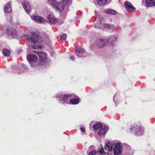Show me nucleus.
Returning <instances> with one entry per match:
<instances>
[{
	"label": "nucleus",
	"instance_id": "1",
	"mask_svg": "<svg viewBox=\"0 0 155 155\" xmlns=\"http://www.w3.org/2000/svg\"><path fill=\"white\" fill-rule=\"evenodd\" d=\"M25 38L28 41L32 42L35 44L30 45L31 47L34 49H39L42 48L43 46L39 44L42 41L41 37L37 34L33 33L30 37L28 35L25 36Z\"/></svg>",
	"mask_w": 155,
	"mask_h": 155
},
{
	"label": "nucleus",
	"instance_id": "2",
	"mask_svg": "<svg viewBox=\"0 0 155 155\" xmlns=\"http://www.w3.org/2000/svg\"><path fill=\"white\" fill-rule=\"evenodd\" d=\"M63 4L61 2H58L56 0H48V2L55 9L58 11L61 12L64 8V4L66 5H70L72 3V0H61Z\"/></svg>",
	"mask_w": 155,
	"mask_h": 155
},
{
	"label": "nucleus",
	"instance_id": "3",
	"mask_svg": "<svg viewBox=\"0 0 155 155\" xmlns=\"http://www.w3.org/2000/svg\"><path fill=\"white\" fill-rule=\"evenodd\" d=\"M116 38L114 36L110 37L108 39L100 38L97 40L96 45L100 48L109 44L110 45H113L114 42L116 41Z\"/></svg>",
	"mask_w": 155,
	"mask_h": 155
},
{
	"label": "nucleus",
	"instance_id": "4",
	"mask_svg": "<svg viewBox=\"0 0 155 155\" xmlns=\"http://www.w3.org/2000/svg\"><path fill=\"white\" fill-rule=\"evenodd\" d=\"M102 26L105 28H106L109 30L114 31L116 29V28L113 24H103L101 21L98 20L97 22V24L94 25V28H96L102 29L103 28Z\"/></svg>",
	"mask_w": 155,
	"mask_h": 155
},
{
	"label": "nucleus",
	"instance_id": "5",
	"mask_svg": "<svg viewBox=\"0 0 155 155\" xmlns=\"http://www.w3.org/2000/svg\"><path fill=\"white\" fill-rule=\"evenodd\" d=\"M102 26L105 28H106L109 30L114 31L116 29V28L113 24H103L101 21L98 20L97 22V24L94 25V28H96L102 29L103 28Z\"/></svg>",
	"mask_w": 155,
	"mask_h": 155
},
{
	"label": "nucleus",
	"instance_id": "6",
	"mask_svg": "<svg viewBox=\"0 0 155 155\" xmlns=\"http://www.w3.org/2000/svg\"><path fill=\"white\" fill-rule=\"evenodd\" d=\"M114 145V143L113 142L108 141L106 144L105 147L102 148L101 149L99 150L98 152H99V154H107V153H106L104 149H105L106 150H108L109 151H111L112 150Z\"/></svg>",
	"mask_w": 155,
	"mask_h": 155
},
{
	"label": "nucleus",
	"instance_id": "7",
	"mask_svg": "<svg viewBox=\"0 0 155 155\" xmlns=\"http://www.w3.org/2000/svg\"><path fill=\"white\" fill-rule=\"evenodd\" d=\"M72 96V95L71 94L63 95L61 93H60L56 95V97L58 98L62 97L61 99H60V100L61 101V104H69L68 100Z\"/></svg>",
	"mask_w": 155,
	"mask_h": 155
},
{
	"label": "nucleus",
	"instance_id": "8",
	"mask_svg": "<svg viewBox=\"0 0 155 155\" xmlns=\"http://www.w3.org/2000/svg\"><path fill=\"white\" fill-rule=\"evenodd\" d=\"M27 58L30 64V65L31 67H34L35 66L36 64L35 62L38 60L37 57L34 54H31L28 55L27 56Z\"/></svg>",
	"mask_w": 155,
	"mask_h": 155
},
{
	"label": "nucleus",
	"instance_id": "9",
	"mask_svg": "<svg viewBox=\"0 0 155 155\" xmlns=\"http://www.w3.org/2000/svg\"><path fill=\"white\" fill-rule=\"evenodd\" d=\"M130 130L131 131H136L135 134L138 135H141L143 134V130L142 127L137 124L132 125Z\"/></svg>",
	"mask_w": 155,
	"mask_h": 155
},
{
	"label": "nucleus",
	"instance_id": "10",
	"mask_svg": "<svg viewBox=\"0 0 155 155\" xmlns=\"http://www.w3.org/2000/svg\"><path fill=\"white\" fill-rule=\"evenodd\" d=\"M6 32L8 36L11 38H15L17 36L15 29L13 28H9L6 30Z\"/></svg>",
	"mask_w": 155,
	"mask_h": 155
},
{
	"label": "nucleus",
	"instance_id": "11",
	"mask_svg": "<svg viewBox=\"0 0 155 155\" xmlns=\"http://www.w3.org/2000/svg\"><path fill=\"white\" fill-rule=\"evenodd\" d=\"M76 54L79 57H85L87 54L86 51L83 48H78L76 49Z\"/></svg>",
	"mask_w": 155,
	"mask_h": 155
},
{
	"label": "nucleus",
	"instance_id": "12",
	"mask_svg": "<svg viewBox=\"0 0 155 155\" xmlns=\"http://www.w3.org/2000/svg\"><path fill=\"white\" fill-rule=\"evenodd\" d=\"M31 18L34 21L39 23H44L46 21L45 18L38 15L32 16Z\"/></svg>",
	"mask_w": 155,
	"mask_h": 155
},
{
	"label": "nucleus",
	"instance_id": "13",
	"mask_svg": "<svg viewBox=\"0 0 155 155\" xmlns=\"http://www.w3.org/2000/svg\"><path fill=\"white\" fill-rule=\"evenodd\" d=\"M124 5L126 10L130 13L134 12L135 10V8L128 1L125 2Z\"/></svg>",
	"mask_w": 155,
	"mask_h": 155
},
{
	"label": "nucleus",
	"instance_id": "14",
	"mask_svg": "<svg viewBox=\"0 0 155 155\" xmlns=\"http://www.w3.org/2000/svg\"><path fill=\"white\" fill-rule=\"evenodd\" d=\"M122 147L120 143H116L113 149L114 155H117L121 152Z\"/></svg>",
	"mask_w": 155,
	"mask_h": 155
},
{
	"label": "nucleus",
	"instance_id": "15",
	"mask_svg": "<svg viewBox=\"0 0 155 155\" xmlns=\"http://www.w3.org/2000/svg\"><path fill=\"white\" fill-rule=\"evenodd\" d=\"M47 19L51 25L55 24L58 21V19L56 17L51 15H49L48 16Z\"/></svg>",
	"mask_w": 155,
	"mask_h": 155
},
{
	"label": "nucleus",
	"instance_id": "16",
	"mask_svg": "<svg viewBox=\"0 0 155 155\" xmlns=\"http://www.w3.org/2000/svg\"><path fill=\"white\" fill-rule=\"evenodd\" d=\"M108 129V127L107 126H105L103 128L101 129L97 133V135L99 136H101L104 135L107 131Z\"/></svg>",
	"mask_w": 155,
	"mask_h": 155
},
{
	"label": "nucleus",
	"instance_id": "17",
	"mask_svg": "<svg viewBox=\"0 0 155 155\" xmlns=\"http://www.w3.org/2000/svg\"><path fill=\"white\" fill-rule=\"evenodd\" d=\"M21 4L23 8L25 9L26 12L29 14L31 9L30 5L26 2H22Z\"/></svg>",
	"mask_w": 155,
	"mask_h": 155
},
{
	"label": "nucleus",
	"instance_id": "18",
	"mask_svg": "<svg viewBox=\"0 0 155 155\" xmlns=\"http://www.w3.org/2000/svg\"><path fill=\"white\" fill-rule=\"evenodd\" d=\"M4 10L6 13H10L12 11L11 2H9L5 6Z\"/></svg>",
	"mask_w": 155,
	"mask_h": 155
},
{
	"label": "nucleus",
	"instance_id": "19",
	"mask_svg": "<svg viewBox=\"0 0 155 155\" xmlns=\"http://www.w3.org/2000/svg\"><path fill=\"white\" fill-rule=\"evenodd\" d=\"M38 54L41 60V62L43 61H44L46 59V54L45 52L42 51H39L38 52Z\"/></svg>",
	"mask_w": 155,
	"mask_h": 155
},
{
	"label": "nucleus",
	"instance_id": "20",
	"mask_svg": "<svg viewBox=\"0 0 155 155\" xmlns=\"http://www.w3.org/2000/svg\"><path fill=\"white\" fill-rule=\"evenodd\" d=\"M147 7L155 6V0H146Z\"/></svg>",
	"mask_w": 155,
	"mask_h": 155
},
{
	"label": "nucleus",
	"instance_id": "21",
	"mask_svg": "<svg viewBox=\"0 0 155 155\" xmlns=\"http://www.w3.org/2000/svg\"><path fill=\"white\" fill-rule=\"evenodd\" d=\"M97 2L99 5L103 6L107 4V0H97Z\"/></svg>",
	"mask_w": 155,
	"mask_h": 155
},
{
	"label": "nucleus",
	"instance_id": "22",
	"mask_svg": "<svg viewBox=\"0 0 155 155\" xmlns=\"http://www.w3.org/2000/svg\"><path fill=\"white\" fill-rule=\"evenodd\" d=\"M103 127L102 124L101 123H97L93 126V127L94 130H97L99 128H101Z\"/></svg>",
	"mask_w": 155,
	"mask_h": 155
},
{
	"label": "nucleus",
	"instance_id": "23",
	"mask_svg": "<svg viewBox=\"0 0 155 155\" xmlns=\"http://www.w3.org/2000/svg\"><path fill=\"white\" fill-rule=\"evenodd\" d=\"M105 12L107 14L110 15H115L117 14V12L111 9H108L105 11Z\"/></svg>",
	"mask_w": 155,
	"mask_h": 155
},
{
	"label": "nucleus",
	"instance_id": "24",
	"mask_svg": "<svg viewBox=\"0 0 155 155\" xmlns=\"http://www.w3.org/2000/svg\"><path fill=\"white\" fill-rule=\"evenodd\" d=\"M10 51L7 49H4L3 50V53L4 55L8 57L10 54Z\"/></svg>",
	"mask_w": 155,
	"mask_h": 155
},
{
	"label": "nucleus",
	"instance_id": "25",
	"mask_svg": "<svg viewBox=\"0 0 155 155\" xmlns=\"http://www.w3.org/2000/svg\"><path fill=\"white\" fill-rule=\"evenodd\" d=\"M79 100L77 98H74L70 100L69 102L72 104H78L79 102Z\"/></svg>",
	"mask_w": 155,
	"mask_h": 155
},
{
	"label": "nucleus",
	"instance_id": "26",
	"mask_svg": "<svg viewBox=\"0 0 155 155\" xmlns=\"http://www.w3.org/2000/svg\"><path fill=\"white\" fill-rule=\"evenodd\" d=\"M67 35L66 34H64L62 35L60 37V39L62 40H65L67 37Z\"/></svg>",
	"mask_w": 155,
	"mask_h": 155
},
{
	"label": "nucleus",
	"instance_id": "27",
	"mask_svg": "<svg viewBox=\"0 0 155 155\" xmlns=\"http://www.w3.org/2000/svg\"><path fill=\"white\" fill-rule=\"evenodd\" d=\"M96 150H93L89 153L88 155H96Z\"/></svg>",
	"mask_w": 155,
	"mask_h": 155
},
{
	"label": "nucleus",
	"instance_id": "28",
	"mask_svg": "<svg viewBox=\"0 0 155 155\" xmlns=\"http://www.w3.org/2000/svg\"><path fill=\"white\" fill-rule=\"evenodd\" d=\"M81 130L82 132H84L85 131V129L84 127H83L81 128Z\"/></svg>",
	"mask_w": 155,
	"mask_h": 155
},
{
	"label": "nucleus",
	"instance_id": "29",
	"mask_svg": "<svg viewBox=\"0 0 155 155\" xmlns=\"http://www.w3.org/2000/svg\"><path fill=\"white\" fill-rule=\"evenodd\" d=\"M70 58L73 61H74L75 59V58L73 56H70Z\"/></svg>",
	"mask_w": 155,
	"mask_h": 155
},
{
	"label": "nucleus",
	"instance_id": "30",
	"mask_svg": "<svg viewBox=\"0 0 155 155\" xmlns=\"http://www.w3.org/2000/svg\"><path fill=\"white\" fill-rule=\"evenodd\" d=\"M22 67L23 68H26V65H25L23 64H22Z\"/></svg>",
	"mask_w": 155,
	"mask_h": 155
},
{
	"label": "nucleus",
	"instance_id": "31",
	"mask_svg": "<svg viewBox=\"0 0 155 155\" xmlns=\"http://www.w3.org/2000/svg\"><path fill=\"white\" fill-rule=\"evenodd\" d=\"M115 95H114V98H113V100H114V98L115 97Z\"/></svg>",
	"mask_w": 155,
	"mask_h": 155
},
{
	"label": "nucleus",
	"instance_id": "32",
	"mask_svg": "<svg viewBox=\"0 0 155 155\" xmlns=\"http://www.w3.org/2000/svg\"><path fill=\"white\" fill-rule=\"evenodd\" d=\"M5 33V32L4 31H3L2 32V35H3L4 33Z\"/></svg>",
	"mask_w": 155,
	"mask_h": 155
},
{
	"label": "nucleus",
	"instance_id": "33",
	"mask_svg": "<svg viewBox=\"0 0 155 155\" xmlns=\"http://www.w3.org/2000/svg\"><path fill=\"white\" fill-rule=\"evenodd\" d=\"M101 147H102V146H101Z\"/></svg>",
	"mask_w": 155,
	"mask_h": 155
}]
</instances>
